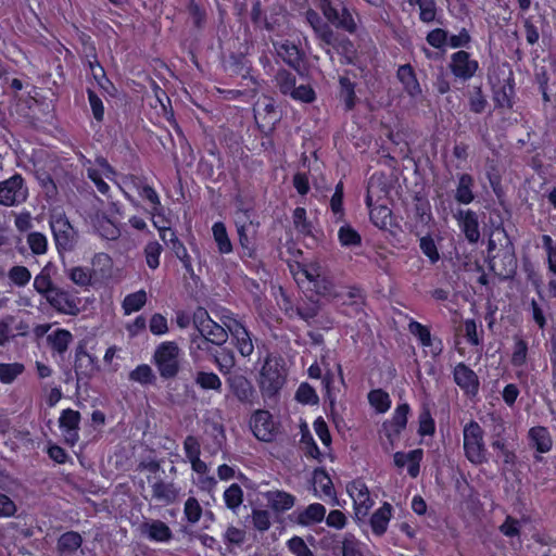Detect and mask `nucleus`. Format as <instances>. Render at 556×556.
<instances>
[{"mask_svg": "<svg viewBox=\"0 0 556 556\" xmlns=\"http://www.w3.org/2000/svg\"><path fill=\"white\" fill-rule=\"evenodd\" d=\"M245 531L235 526H229L223 534V541L227 551L232 552L233 547H240L245 541Z\"/></svg>", "mask_w": 556, "mask_h": 556, "instance_id": "obj_53", "label": "nucleus"}, {"mask_svg": "<svg viewBox=\"0 0 556 556\" xmlns=\"http://www.w3.org/2000/svg\"><path fill=\"white\" fill-rule=\"evenodd\" d=\"M396 78L401 83L403 90L412 99H416L422 94V89L417 78L416 71L409 63L397 67Z\"/></svg>", "mask_w": 556, "mask_h": 556, "instance_id": "obj_23", "label": "nucleus"}, {"mask_svg": "<svg viewBox=\"0 0 556 556\" xmlns=\"http://www.w3.org/2000/svg\"><path fill=\"white\" fill-rule=\"evenodd\" d=\"M179 495V489L173 482H166L162 479L152 484V496L162 505H170L176 502Z\"/></svg>", "mask_w": 556, "mask_h": 556, "instance_id": "obj_27", "label": "nucleus"}, {"mask_svg": "<svg viewBox=\"0 0 556 556\" xmlns=\"http://www.w3.org/2000/svg\"><path fill=\"white\" fill-rule=\"evenodd\" d=\"M464 330H465V339L466 342L475 348H482L483 342L481 334L483 333V330H480V333L478 332V326L475 319H466L464 323Z\"/></svg>", "mask_w": 556, "mask_h": 556, "instance_id": "obj_61", "label": "nucleus"}, {"mask_svg": "<svg viewBox=\"0 0 556 556\" xmlns=\"http://www.w3.org/2000/svg\"><path fill=\"white\" fill-rule=\"evenodd\" d=\"M224 503L227 508L236 510L243 503V491L238 483L230 484L223 494Z\"/></svg>", "mask_w": 556, "mask_h": 556, "instance_id": "obj_52", "label": "nucleus"}, {"mask_svg": "<svg viewBox=\"0 0 556 556\" xmlns=\"http://www.w3.org/2000/svg\"><path fill=\"white\" fill-rule=\"evenodd\" d=\"M87 341L80 340L75 348L74 369L77 382L80 379H89L99 369V359L87 350Z\"/></svg>", "mask_w": 556, "mask_h": 556, "instance_id": "obj_17", "label": "nucleus"}, {"mask_svg": "<svg viewBox=\"0 0 556 556\" xmlns=\"http://www.w3.org/2000/svg\"><path fill=\"white\" fill-rule=\"evenodd\" d=\"M278 54L281 56L285 63L293 68H299L303 61V54L301 50L296 45L288 40L279 46Z\"/></svg>", "mask_w": 556, "mask_h": 556, "instance_id": "obj_38", "label": "nucleus"}, {"mask_svg": "<svg viewBox=\"0 0 556 556\" xmlns=\"http://www.w3.org/2000/svg\"><path fill=\"white\" fill-rule=\"evenodd\" d=\"M407 330L426 354L431 355L433 358L441 355L444 348L443 341L440 337L431 333L429 326L410 318Z\"/></svg>", "mask_w": 556, "mask_h": 556, "instance_id": "obj_9", "label": "nucleus"}, {"mask_svg": "<svg viewBox=\"0 0 556 556\" xmlns=\"http://www.w3.org/2000/svg\"><path fill=\"white\" fill-rule=\"evenodd\" d=\"M454 218L469 243L475 244L480 240V222L477 212L471 208H459L454 213Z\"/></svg>", "mask_w": 556, "mask_h": 556, "instance_id": "obj_18", "label": "nucleus"}, {"mask_svg": "<svg viewBox=\"0 0 556 556\" xmlns=\"http://www.w3.org/2000/svg\"><path fill=\"white\" fill-rule=\"evenodd\" d=\"M435 432V421L428 407H424L418 415L417 433L420 437H431Z\"/></svg>", "mask_w": 556, "mask_h": 556, "instance_id": "obj_54", "label": "nucleus"}, {"mask_svg": "<svg viewBox=\"0 0 556 556\" xmlns=\"http://www.w3.org/2000/svg\"><path fill=\"white\" fill-rule=\"evenodd\" d=\"M464 452L466 458L473 465H482L488 462V451L483 440V429L475 421L470 420L465 425L464 430Z\"/></svg>", "mask_w": 556, "mask_h": 556, "instance_id": "obj_6", "label": "nucleus"}, {"mask_svg": "<svg viewBox=\"0 0 556 556\" xmlns=\"http://www.w3.org/2000/svg\"><path fill=\"white\" fill-rule=\"evenodd\" d=\"M141 535L154 543H167L173 539L172 529L162 520L151 519L140 526Z\"/></svg>", "mask_w": 556, "mask_h": 556, "instance_id": "obj_21", "label": "nucleus"}, {"mask_svg": "<svg viewBox=\"0 0 556 556\" xmlns=\"http://www.w3.org/2000/svg\"><path fill=\"white\" fill-rule=\"evenodd\" d=\"M153 226L157 229L161 240L170 248L175 256L181 262L185 271L193 275L192 257L188 253L184 242L177 237L176 230L169 226H161L157 220H153Z\"/></svg>", "mask_w": 556, "mask_h": 556, "instance_id": "obj_11", "label": "nucleus"}, {"mask_svg": "<svg viewBox=\"0 0 556 556\" xmlns=\"http://www.w3.org/2000/svg\"><path fill=\"white\" fill-rule=\"evenodd\" d=\"M300 442L306 457L316 459L318 462L323 460V454L309 431L302 433Z\"/></svg>", "mask_w": 556, "mask_h": 556, "instance_id": "obj_59", "label": "nucleus"}, {"mask_svg": "<svg viewBox=\"0 0 556 556\" xmlns=\"http://www.w3.org/2000/svg\"><path fill=\"white\" fill-rule=\"evenodd\" d=\"M489 105L486 97L483 93L482 86H475L468 92L469 111L475 114H482Z\"/></svg>", "mask_w": 556, "mask_h": 556, "instance_id": "obj_45", "label": "nucleus"}, {"mask_svg": "<svg viewBox=\"0 0 556 556\" xmlns=\"http://www.w3.org/2000/svg\"><path fill=\"white\" fill-rule=\"evenodd\" d=\"M448 70L456 79L468 81L477 74L479 62L462 49L451 54Z\"/></svg>", "mask_w": 556, "mask_h": 556, "instance_id": "obj_15", "label": "nucleus"}, {"mask_svg": "<svg viewBox=\"0 0 556 556\" xmlns=\"http://www.w3.org/2000/svg\"><path fill=\"white\" fill-rule=\"evenodd\" d=\"M305 21L313 29L318 46L323 50L329 53L330 49H333L338 54L351 62L355 49L353 42L346 36L336 33L325 23L320 14L313 9H308L305 12Z\"/></svg>", "mask_w": 556, "mask_h": 556, "instance_id": "obj_2", "label": "nucleus"}, {"mask_svg": "<svg viewBox=\"0 0 556 556\" xmlns=\"http://www.w3.org/2000/svg\"><path fill=\"white\" fill-rule=\"evenodd\" d=\"M393 507L390 503L384 502L370 517L369 523L375 535L381 536L387 530L392 517Z\"/></svg>", "mask_w": 556, "mask_h": 556, "instance_id": "obj_28", "label": "nucleus"}, {"mask_svg": "<svg viewBox=\"0 0 556 556\" xmlns=\"http://www.w3.org/2000/svg\"><path fill=\"white\" fill-rule=\"evenodd\" d=\"M212 235L219 254H230L233 251L232 242L223 222L218 220L213 224Z\"/></svg>", "mask_w": 556, "mask_h": 556, "instance_id": "obj_34", "label": "nucleus"}, {"mask_svg": "<svg viewBox=\"0 0 556 556\" xmlns=\"http://www.w3.org/2000/svg\"><path fill=\"white\" fill-rule=\"evenodd\" d=\"M475 179L468 173L458 176L454 199L458 204L468 205L475 201Z\"/></svg>", "mask_w": 556, "mask_h": 556, "instance_id": "obj_26", "label": "nucleus"}, {"mask_svg": "<svg viewBox=\"0 0 556 556\" xmlns=\"http://www.w3.org/2000/svg\"><path fill=\"white\" fill-rule=\"evenodd\" d=\"M410 5H416L419 9V20L422 23L430 24L432 22L441 21L437 18L438 7L435 0H408Z\"/></svg>", "mask_w": 556, "mask_h": 556, "instance_id": "obj_40", "label": "nucleus"}, {"mask_svg": "<svg viewBox=\"0 0 556 556\" xmlns=\"http://www.w3.org/2000/svg\"><path fill=\"white\" fill-rule=\"evenodd\" d=\"M528 342L518 336L514 337L513 353L510 363L514 367H522L527 363L528 357Z\"/></svg>", "mask_w": 556, "mask_h": 556, "instance_id": "obj_48", "label": "nucleus"}, {"mask_svg": "<svg viewBox=\"0 0 556 556\" xmlns=\"http://www.w3.org/2000/svg\"><path fill=\"white\" fill-rule=\"evenodd\" d=\"M147 300V293L142 289L127 294L122 302L124 314L130 315L139 312L146 305Z\"/></svg>", "mask_w": 556, "mask_h": 556, "instance_id": "obj_43", "label": "nucleus"}, {"mask_svg": "<svg viewBox=\"0 0 556 556\" xmlns=\"http://www.w3.org/2000/svg\"><path fill=\"white\" fill-rule=\"evenodd\" d=\"M232 394L244 404H253L257 397L254 384H229Z\"/></svg>", "mask_w": 556, "mask_h": 556, "instance_id": "obj_57", "label": "nucleus"}, {"mask_svg": "<svg viewBox=\"0 0 556 556\" xmlns=\"http://www.w3.org/2000/svg\"><path fill=\"white\" fill-rule=\"evenodd\" d=\"M139 198L149 202L150 208L147 211L151 216V220L155 218H165V210L162 205L161 198L152 185H148L141 188V192L138 193Z\"/></svg>", "mask_w": 556, "mask_h": 556, "instance_id": "obj_29", "label": "nucleus"}, {"mask_svg": "<svg viewBox=\"0 0 556 556\" xmlns=\"http://www.w3.org/2000/svg\"><path fill=\"white\" fill-rule=\"evenodd\" d=\"M493 101L496 109L511 110L515 98V78L513 72H509L506 79L500 86H493Z\"/></svg>", "mask_w": 556, "mask_h": 556, "instance_id": "obj_22", "label": "nucleus"}, {"mask_svg": "<svg viewBox=\"0 0 556 556\" xmlns=\"http://www.w3.org/2000/svg\"><path fill=\"white\" fill-rule=\"evenodd\" d=\"M73 334L70 330L58 328L47 337L48 344L53 355L63 357L73 341Z\"/></svg>", "mask_w": 556, "mask_h": 556, "instance_id": "obj_30", "label": "nucleus"}, {"mask_svg": "<svg viewBox=\"0 0 556 556\" xmlns=\"http://www.w3.org/2000/svg\"><path fill=\"white\" fill-rule=\"evenodd\" d=\"M181 354L175 341H164L156 346L153 364L161 378H178L186 382H220L219 377L213 371L193 370L188 362L181 361Z\"/></svg>", "mask_w": 556, "mask_h": 556, "instance_id": "obj_1", "label": "nucleus"}, {"mask_svg": "<svg viewBox=\"0 0 556 556\" xmlns=\"http://www.w3.org/2000/svg\"><path fill=\"white\" fill-rule=\"evenodd\" d=\"M338 83L337 98L343 103L344 111L350 112L355 109L358 101L355 91L356 83L346 75H340Z\"/></svg>", "mask_w": 556, "mask_h": 556, "instance_id": "obj_25", "label": "nucleus"}, {"mask_svg": "<svg viewBox=\"0 0 556 556\" xmlns=\"http://www.w3.org/2000/svg\"><path fill=\"white\" fill-rule=\"evenodd\" d=\"M33 287L36 292L45 299L48 294L53 292L56 285L53 282L49 270L43 268L35 276Z\"/></svg>", "mask_w": 556, "mask_h": 556, "instance_id": "obj_47", "label": "nucleus"}, {"mask_svg": "<svg viewBox=\"0 0 556 556\" xmlns=\"http://www.w3.org/2000/svg\"><path fill=\"white\" fill-rule=\"evenodd\" d=\"M249 426L253 435L262 442L274 441L279 428L273 415L266 409H256L250 417Z\"/></svg>", "mask_w": 556, "mask_h": 556, "instance_id": "obj_12", "label": "nucleus"}, {"mask_svg": "<svg viewBox=\"0 0 556 556\" xmlns=\"http://www.w3.org/2000/svg\"><path fill=\"white\" fill-rule=\"evenodd\" d=\"M289 97L292 98L294 101L306 104L313 103L317 98L316 91L308 84L295 86V88L292 90Z\"/></svg>", "mask_w": 556, "mask_h": 556, "instance_id": "obj_64", "label": "nucleus"}, {"mask_svg": "<svg viewBox=\"0 0 556 556\" xmlns=\"http://www.w3.org/2000/svg\"><path fill=\"white\" fill-rule=\"evenodd\" d=\"M419 248L421 253L429 260L431 264L439 262L440 253L431 235L428 233L419 239Z\"/></svg>", "mask_w": 556, "mask_h": 556, "instance_id": "obj_56", "label": "nucleus"}, {"mask_svg": "<svg viewBox=\"0 0 556 556\" xmlns=\"http://www.w3.org/2000/svg\"><path fill=\"white\" fill-rule=\"evenodd\" d=\"M192 325L205 341L216 346L224 345L228 340L229 331L225 325L213 320L202 306H198L192 313Z\"/></svg>", "mask_w": 556, "mask_h": 556, "instance_id": "obj_5", "label": "nucleus"}, {"mask_svg": "<svg viewBox=\"0 0 556 556\" xmlns=\"http://www.w3.org/2000/svg\"><path fill=\"white\" fill-rule=\"evenodd\" d=\"M27 244L35 255H42L47 253L48 240L47 237L39 231H31L27 235Z\"/></svg>", "mask_w": 556, "mask_h": 556, "instance_id": "obj_60", "label": "nucleus"}, {"mask_svg": "<svg viewBox=\"0 0 556 556\" xmlns=\"http://www.w3.org/2000/svg\"><path fill=\"white\" fill-rule=\"evenodd\" d=\"M97 230L106 240H117L121 237L119 227L106 216L98 220Z\"/></svg>", "mask_w": 556, "mask_h": 556, "instance_id": "obj_55", "label": "nucleus"}, {"mask_svg": "<svg viewBox=\"0 0 556 556\" xmlns=\"http://www.w3.org/2000/svg\"><path fill=\"white\" fill-rule=\"evenodd\" d=\"M308 377L321 382H333V374L323 357L320 362L315 361L307 369Z\"/></svg>", "mask_w": 556, "mask_h": 556, "instance_id": "obj_51", "label": "nucleus"}, {"mask_svg": "<svg viewBox=\"0 0 556 556\" xmlns=\"http://www.w3.org/2000/svg\"><path fill=\"white\" fill-rule=\"evenodd\" d=\"M292 220L294 228L303 235H309L312 232V224L307 219V213L305 207L298 206L293 210Z\"/></svg>", "mask_w": 556, "mask_h": 556, "instance_id": "obj_63", "label": "nucleus"}, {"mask_svg": "<svg viewBox=\"0 0 556 556\" xmlns=\"http://www.w3.org/2000/svg\"><path fill=\"white\" fill-rule=\"evenodd\" d=\"M313 481L316 486H319L323 494L337 501V494L329 473L323 467H317L313 471Z\"/></svg>", "mask_w": 556, "mask_h": 556, "instance_id": "obj_39", "label": "nucleus"}, {"mask_svg": "<svg viewBox=\"0 0 556 556\" xmlns=\"http://www.w3.org/2000/svg\"><path fill=\"white\" fill-rule=\"evenodd\" d=\"M45 300L59 314L76 316L80 312V300L71 290L56 286Z\"/></svg>", "mask_w": 556, "mask_h": 556, "instance_id": "obj_14", "label": "nucleus"}, {"mask_svg": "<svg viewBox=\"0 0 556 556\" xmlns=\"http://www.w3.org/2000/svg\"><path fill=\"white\" fill-rule=\"evenodd\" d=\"M28 198V187L24 177L15 173L8 179L0 181V205L17 206Z\"/></svg>", "mask_w": 556, "mask_h": 556, "instance_id": "obj_8", "label": "nucleus"}, {"mask_svg": "<svg viewBox=\"0 0 556 556\" xmlns=\"http://www.w3.org/2000/svg\"><path fill=\"white\" fill-rule=\"evenodd\" d=\"M326 517V508L320 503L309 504L303 511L298 516L299 523L303 526H309L321 522Z\"/></svg>", "mask_w": 556, "mask_h": 556, "instance_id": "obj_36", "label": "nucleus"}, {"mask_svg": "<svg viewBox=\"0 0 556 556\" xmlns=\"http://www.w3.org/2000/svg\"><path fill=\"white\" fill-rule=\"evenodd\" d=\"M83 536L77 531H66L62 533L56 542V548L60 554H73L83 545Z\"/></svg>", "mask_w": 556, "mask_h": 556, "instance_id": "obj_33", "label": "nucleus"}, {"mask_svg": "<svg viewBox=\"0 0 556 556\" xmlns=\"http://www.w3.org/2000/svg\"><path fill=\"white\" fill-rule=\"evenodd\" d=\"M424 457L421 448L412 450L407 453L396 452L393 455L394 465L399 468L407 464V473L412 478H417L420 472V463Z\"/></svg>", "mask_w": 556, "mask_h": 556, "instance_id": "obj_24", "label": "nucleus"}, {"mask_svg": "<svg viewBox=\"0 0 556 556\" xmlns=\"http://www.w3.org/2000/svg\"><path fill=\"white\" fill-rule=\"evenodd\" d=\"M315 4L321 12L320 16L329 27L351 35L356 33L357 23L344 0H316Z\"/></svg>", "mask_w": 556, "mask_h": 556, "instance_id": "obj_3", "label": "nucleus"}, {"mask_svg": "<svg viewBox=\"0 0 556 556\" xmlns=\"http://www.w3.org/2000/svg\"><path fill=\"white\" fill-rule=\"evenodd\" d=\"M163 251L164 248L157 240H150L144 244L142 255L149 269L155 270L159 268Z\"/></svg>", "mask_w": 556, "mask_h": 556, "instance_id": "obj_37", "label": "nucleus"}, {"mask_svg": "<svg viewBox=\"0 0 556 556\" xmlns=\"http://www.w3.org/2000/svg\"><path fill=\"white\" fill-rule=\"evenodd\" d=\"M276 83L283 96H290L296 86V77L287 70H280L276 74Z\"/></svg>", "mask_w": 556, "mask_h": 556, "instance_id": "obj_58", "label": "nucleus"}, {"mask_svg": "<svg viewBox=\"0 0 556 556\" xmlns=\"http://www.w3.org/2000/svg\"><path fill=\"white\" fill-rule=\"evenodd\" d=\"M527 442L530 450L534 452L533 458L536 463L543 460L542 455L549 453L554 444L548 428L544 426L531 427L527 432Z\"/></svg>", "mask_w": 556, "mask_h": 556, "instance_id": "obj_16", "label": "nucleus"}, {"mask_svg": "<svg viewBox=\"0 0 556 556\" xmlns=\"http://www.w3.org/2000/svg\"><path fill=\"white\" fill-rule=\"evenodd\" d=\"M220 323L228 329V338L242 357H250L254 352L253 334L231 311L224 309L219 316Z\"/></svg>", "mask_w": 556, "mask_h": 556, "instance_id": "obj_4", "label": "nucleus"}, {"mask_svg": "<svg viewBox=\"0 0 556 556\" xmlns=\"http://www.w3.org/2000/svg\"><path fill=\"white\" fill-rule=\"evenodd\" d=\"M343 198H344V185L343 181L340 180L336 187L334 192L330 199V211L332 213V222L334 224L344 223L345 222V210L343 206Z\"/></svg>", "mask_w": 556, "mask_h": 556, "instance_id": "obj_32", "label": "nucleus"}, {"mask_svg": "<svg viewBox=\"0 0 556 556\" xmlns=\"http://www.w3.org/2000/svg\"><path fill=\"white\" fill-rule=\"evenodd\" d=\"M291 363L279 353H267L261 369L260 382H287Z\"/></svg>", "mask_w": 556, "mask_h": 556, "instance_id": "obj_10", "label": "nucleus"}, {"mask_svg": "<svg viewBox=\"0 0 556 556\" xmlns=\"http://www.w3.org/2000/svg\"><path fill=\"white\" fill-rule=\"evenodd\" d=\"M80 413L72 408L63 409L59 418V427L65 442L74 446L79 440Z\"/></svg>", "mask_w": 556, "mask_h": 556, "instance_id": "obj_20", "label": "nucleus"}, {"mask_svg": "<svg viewBox=\"0 0 556 556\" xmlns=\"http://www.w3.org/2000/svg\"><path fill=\"white\" fill-rule=\"evenodd\" d=\"M55 248L59 252H71L77 243V231L64 214L50 219Z\"/></svg>", "mask_w": 556, "mask_h": 556, "instance_id": "obj_7", "label": "nucleus"}, {"mask_svg": "<svg viewBox=\"0 0 556 556\" xmlns=\"http://www.w3.org/2000/svg\"><path fill=\"white\" fill-rule=\"evenodd\" d=\"M368 402L378 414H383L391 407V399L389 394L381 389L371 390L368 393Z\"/></svg>", "mask_w": 556, "mask_h": 556, "instance_id": "obj_50", "label": "nucleus"}, {"mask_svg": "<svg viewBox=\"0 0 556 556\" xmlns=\"http://www.w3.org/2000/svg\"><path fill=\"white\" fill-rule=\"evenodd\" d=\"M91 56H92V60H88V63H87L88 68L90 70L92 79L96 81V84L100 88L104 89L105 85L109 84L110 80L106 76L104 67L101 65V63L98 60L94 47H92Z\"/></svg>", "mask_w": 556, "mask_h": 556, "instance_id": "obj_49", "label": "nucleus"}, {"mask_svg": "<svg viewBox=\"0 0 556 556\" xmlns=\"http://www.w3.org/2000/svg\"><path fill=\"white\" fill-rule=\"evenodd\" d=\"M346 492L353 500L356 514L367 515L374 505L368 486L362 479H354L346 484Z\"/></svg>", "mask_w": 556, "mask_h": 556, "instance_id": "obj_19", "label": "nucleus"}, {"mask_svg": "<svg viewBox=\"0 0 556 556\" xmlns=\"http://www.w3.org/2000/svg\"><path fill=\"white\" fill-rule=\"evenodd\" d=\"M485 176L494 194L497 198L503 197L504 188L502 184V174L498 165L494 161L486 164Z\"/></svg>", "mask_w": 556, "mask_h": 556, "instance_id": "obj_46", "label": "nucleus"}, {"mask_svg": "<svg viewBox=\"0 0 556 556\" xmlns=\"http://www.w3.org/2000/svg\"><path fill=\"white\" fill-rule=\"evenodd\" d=\"M338 240L342 248H355L362 245L361 233L348 223H344L339 228Z\"/></svg>", "mask_w": 556, "mask_h": 556, "instance_id": "obj_42", "label": "nucleus"}, {"mask_svg": "<svg viewBox=\"0 0 556 556\" xmlns=\"http://www.w3.org/2000/svg\"><path fill=\"white\" fill-rule=\"evenodd\" d=\"M491 446L497 452V455L502 458L505 466L514 467L516 465V453L508 446L504 438L498 435L492 441Z\"/></svg>", "mask_w": 556, "mask_h": 556, "instance_id": "obj_44", "label": "nucleus"}, {"mask_svg": "<svg viewBox=\"0 0 556 556\" xmlns=\"http://www.w3.org/2000/svg\"><path fill=\"white\" fill-rule=\"evenodd\" d=\"M542 245L546 252L547 268L556 277V242L549 235L542 236Z\"/></svg>", "mask_w": 556, "mask_h": 556, "instance_id": "obj_62", "label": "nucleus"}, {"mask_svg": "<svg viewBox=\"0 0 556 556\" xmlns=\"http://www.w3.org/2000/svg\"><path fill=\"white\" fill-rule=\"evenodd\" d=\"M365 305V296L358 287H350L345 294L342 295V306L351 308L354 315L363 312Z\"/></svg>", "mask_w": 556, "mask_h": 556, "instance_id": "obj_41", "label": "nucleus"}, {"mask_svg": "<svg viewBox=\"0 0 556 556\" xmlns=\"http://www.w3.org/2000/svg\"><path fill=\"white\" fill-rule=\"evenodd\" d=\"M229 71L232 75L241 76L242 79H250L256 85V80L251 76V63L244 54H231L229 58Z\"/></svg>", "mask_w": 556, "mask_h": 556, "instance_id": "obj_35", "label": "nucleus"}, {"mask_svg": "<svg viewBox=\"0 0 556 556\" xmlns=\"http://www.w3.org/2000/svg\"><path fill=\"white\" fill-rule=\"evenodd\" d=\"M380 201L381 199H378L376 202L374 201L370 188H368L365 197V203L369 210L370 222L377 228L392 232L391 228H399V225L394 220L392 210L386 203L387 199H383L382 203Z\"/></svg>", "mask_w": 556, "mask_h": 556, "instance_id": "obj_13", "label": "nucleus"}, {"mask_svg": "<svg viewBox=\"0 0 556 556\" xmlns=\"http://www.w3.org/2000/svg\"><path fill=\"white\" fill-rule=\"evenodd\" d=\"M211 355L213 356L214 364L220 374H223L225 377L231 375L236 367V357L232 350L222 345L217 346L214 352L211 351Z\"/></svg>", "mask_w": 556, "mask_h": 556, "instance_id": "obj_31", "label": "nucleus"}]
</instances>
